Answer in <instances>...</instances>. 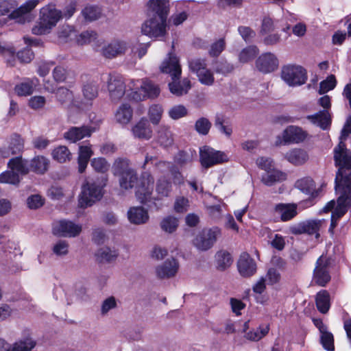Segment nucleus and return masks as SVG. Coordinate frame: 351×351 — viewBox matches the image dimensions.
Wrapping results in <instances>:
<instances>
[{
	"instance_id": "nucleus-29",
	"label": "nucleus",
	"mask_w": 351,
	"mask_h": 351,
	"mask_svg": "<svg viewBox=\"0 0 351 351\" xmlns=\"http://www.w3.org/2000/svg\"><path fill=\"white\" fill-rule=\"evenodd\" d=\"M93 155V152L90 145H80L77 157V171L80 173H83L88 164L90 157Z\"/></svg>"
},
{
	"instance_id": "nucleus-7",
	"label": "nucleus",
	"mask_w": 351,
	"mask_h": 351,
	"mask_svg": "<svg viewBox=\"0 0 351 351\" xmlns=\"http://www.w3.org/2000/svg\"><path fill=\"white\" fill-rule=\"evenodd\" d=\"M221 235V229L218 227L204 228L196 235L193 245L199 250L206 251L214 245Z\"/></svg>"
},
{
	"instance_id": "nucleus-54",
	"label": "nucleus",
	"mask_w": 351,
	"mask_h": 351,
	"mask_svg": "<svg viewBox=\"0 0 351 351\" xmlns=\"http://www.w3.org/2000/svg\"><path fill=\"white\" fill-rule=\"evenodd\" d=\"M258 53V49L256 46H249L243 49L239 53V61L246 63L253 60Z\"/></svg>"
},
{
	"instance_id": "nucleus-30",
	"label": "nucleus",
	"mask_w": 351,
	"mask_h": 351,
	"mask_svg": "<svg viewBox=\"0 0 351 351\" xmlns=\"http://www.w3.org/2000/svg\"><path fill=\"white\" fill-rule=\"evenodd\" d=\"M285 158L294 165H302L308 160V153L299 148H295L287 152Z\"/></svg>"
},
{
	"instance_id": "nucleus-59",
	"label": "nucleus",
	"mask_w": 351,
	"mask_h": 351,
	"mask_svg": "<svg viewBox=\"0 0 351 351\" xmlns=\"http://www.w3.org/2000/svg\"><path fill=\"white\" fill-rule=\"evenodd\" d=\"M0 182L18 184L20 182L19 176L12 169L5 171L0 174Z\"/></svg>"
},
{
	"instance_id": "nucleus-18",
	"label": "nucleus",
	"mask_w": 351,
	"mask_h": 351,
	"mask_svg": "<svg viewBox=\"0 0 351 351\" xmlns=\"http://www.w3.org/2000/svg\"><path fill=\"white\" fill-rule=\"evenodd\" d=\"M160 70L163 73L169 74L171 79L181 77L182 69L179 60L172 53H168V57L163 60L160 66Z\"/></svg>"
},
{
	"instance_id": "nucleus-41",
	"label": "nucleus",
	"mask_w": 351,
	"mask_h": 351,
	"mask_svg": "<svg viewBox=\"0 0 351 351\" xmlns=\"http://www.w3.org/2000/svg\"><path fill=\"white\" fill-rule=\"evenodd\" d=\"M98 85L95 82H88L82 87V94L84 100L91 104V101L98 96Z\"/></svg>"
},
{
	"instance_id": "nucleus-16",
	"label": "nucleus",
	"mask_w": 351,
	"mask_h": 351,
	"mask_svg": "<svg viewBox=\"0 0 351 351\" xmlns=\"http://www.w3.org/2000/svg\"><path fill=\"white\" fill-rule=\"evenodd\" d=\"M148 16L164 17L167 19L169 12V0H149L146 3Z\"/></svg>"
},
{
	"instance_id": "nucleus-53",
	"label": "nucleus",
	"mask_w": 351,
	"mask_h": 351,
	"mask_svg": "<svg viewBox=\"0 0 351 351\" xmlns=\"http://www.w3.org/2000/svg\"><path fill=\"white\" fill-rule=\"evenodd\" d=\"M160 226L164 232L172 233L176 231L178 226V220L174 217L168 216L162 219Z\"/></svg>"
},
{
	"instance_id": "nucleus-1",
	"label": "nucleus",
	"mask_w": 351,
	"mask_h": 351,
	"mask_svg": "<svg viewBox=\"0 0 351 351\" xmlns=\"http://www.w3.org/2000/svg\"><path fill=\"white\" fill-rule=\"evenodd\" d=\"M335 165L338 167L335 178V189L341 193H351V152L340 141L334 148Z\"/></svg>"
},
{
	"instance_id": "nucleus-56",
	"label": "nucleus",
	"mask_w": 351,
	"mask_h": 351,
	"mask_svg": "<svg viewBox=\"0 0 351 351\" xmlns=\"http://www.w3.org/2000/svg\"><path fill=\"white\" fill-rule=\"evenodd\" d=\"M319 342L326 351H334V337L328 330L320 334Z\"/></svg>"
},
{
	"instance_id": "nucleus-37",
	"label": "nucleus",
	"mask_w": 351,
	"mask_h": 351,
	"mask_svg": "<svg viewBox=\"0 0 351 351\" xmlns=\"http://www.w3.org/2000/svg\"><path fill=\"white\" fill-rule=\"evenodd\" d=\"M134 169L130 167V162L127 158H118L112 165L113 174L118 177Z\"/></svg>"
},
{
	"instance_id": "nucleus-2",
	"label": "nucleus",
	"mask_w": 351,
	"mask_h": 351,
	"mask_svg": "<svg viewBox=\"0 0 351 351\" xmlns=\"http://www.w3.org/2000/svg\"><path fill=\"white\" fill-rule=\"evenodd\" d=\"M39 0H28L17 8V3L14 0L0 1V16L9 14L11 19H16L20 23L30 21L28 14L38 4Z\"/></svg>"
},
{
	"instance_id": "nucleus-19",
	"label": "nucleus",
	"mask_w": 351,
	"mask_h": 351,
	"mask_svg": "<svg viewBox=\"0 0 351 351\" xmlns=\"http://www.w3.org/2000/svg\"><path fill=\"white\" fill-rule=\"evenodd\" d=\"M256 66L260 71L268 73L277 69L278 67V60L271 52L264 53L256 60Z\"/></svg>"
},
{
	"instance_id": "nucleus-14",
	"label": "nucleus",
	"mask_w": 351,
	"mask_h": 351,
	"mask_svg": "<svg viewBox=\"0 0 351 351\" xmlns=\"http://www.w3.org/2000/svg\"><path fill=\"white\" fill-rule=\"evenodd\" d=\"M82 229L81 225L71 221L60 220L53 224V233L59 237H75L81 233Z\"/></svg>"
},
{
	"instance_id": "nucleus-9",
	"label": "nucleus",
	"mask_w": 351,
	"mask_h": 351,
	"mask_svg": "<svg viewBox=\"0 0 351 351\" xmlns=\"http://www.w3.org/2000/svg\"><path fill=\"white\" fill-rule=\"evenodd\" d=\"M319 104L321 106L326 110H320L317 113L307 116V119L313 123L317 125L322 129L326 130L330 124V117L327 110L331 106L330 98L328 95H324L319 98Z\"/></svg>"
},
{
	"instance_id": "nucleus-62",
	"label": "nucleus",
	"mask_w": 351,
	"mask_h": 351,
	"mask_svg": "<svg viewBox=\"0 0 351 351\" xmlns=\"http://www.w3.org/2000/svg\"><path fill=\"white\" fill-rule=\"evenodd\" d=\"M337 84L336 78L334 75H330L325 80L321 82L319 84V93L324 94L330 90H332Z\"/></svg>"
},
{
	"instance_id": "nucleus-50",
	"label": "nucleus",
	"mask_w": 351,
	"mask_h": 351,
	"mask_svg": "<svg viewBox=\"0 0 351 351\" xmlns=\"http://www.w3.org/2000/svg\"><path fill=\"white\" fill-rule=\"evenodd\" d=\"M101 14V10L96 6H86L82 11V15L84 20L88 22L97 20L100 18Z\"/></svg>"
},
{
	"instance_id": "nucleus-64",
	"label": "nucleus",
	"mask_w": 351,
	"mask_h": 351,
	"mask_svg": "<svg viewBox=\"0 0 351 351\" xmlns=\"http://www.w3.org/2000/svg\"><path fill=\"white\" fill-rule=\"evenodd\" d=\"M225 47L226 42L224 38H219L210 45L208 54L211 57H217L225 49Z\"/></svg>"
},
{
	"instance_id": "nucleus-11",
	"label": "nucleus",
	"mask_w": 351,
	"mask_h": 351,
	"mask_svg": "<svg viewBox=\"0 0 351 351\" xmlns=\"http://www.w3.org/2000/svg\"><path fill=\"white\" fill-rule=\"evenodd\" d=\"M154 182V179L150 173L145 171L141 174V185L136 189V196L142 204L152 201Z\"/></svg>"
},
{
	"instance_id": "nucleus-57",
	"label": "nucleus",
	"mask_w": 351,
	"mask_h": 351,
	"mask_svg": "<svg viewBox=\"0 0 351 351\" xmlns=\"http://www.w3.org/2000/svg\"><path fill=\"white\" fill-rule=\"evenodd\" d=\"M97 38V33L94 31H85L80 34H76L75 42L80 45L88 44Z\"/></svg>"
},
{
	"instance_id": "nucleus-6",
	"label": "nucleus",
	"mask_w": 351,
	"mask_h": 351,
	"mask_svg": "<svg viewBox=\"0 0 351 351\" xmlns=\"http://www.w3.org/2000/svg\"><path fill=\"white\" fill-rule=\"evenodd\" d=\"M281 77L289 86H301L306 83V70L298 65H286L282 68Z\"/></svg>"
},
{
	"instance_id": "nucleus-39",
	"label": "nucleus",
	"mask_w": 351,
	"mask_h": 351,
	"mask_svg": "<svg viewBox=\"0 0 351 351\" xmlns=\"http://www.w3.org/2000/svg\"><path fill=\"white\" fill-rule=\"evenodd\" d=\"M286 174L278 170L267 171L262 176V182L267 186H272L276 182L286 180Z\"/></svg>"
},
{
	"instance_id": "nucleus-33",
	"label": "nucleus",
	"mask_w": 351,
	"mask_h": 351,
	"mask_svg": "<svg viewBox=\"0 0 351 351\" xmlns=\"http://www.w3.org/2000/svg\"><path fill=\"white\" fill-rule=\"evenodd\" d=\"M133 110L128 104H123L115 113L116 121L121 125L128 124L132 119Z\"/></svg>"
},
{
	"instance_id": "nucleus-46",
	"label": "nucleus",
	"mask_w": 351,
	"mask_h": 351,
	"mask_svg": "<svg viewBox=\"0 0 351 351\" xmlns=\"http://www.w3.org/2000/svg\"><path fill=\"white\" fill-rule=\"evenodd\" d=\"M35 346L36 341L28 336L14 343L8 351H31Z\"/></svg>"
},
{
	"instance_id": "nucleus-22",
	"label": "nucleus",
	"mask_w": 351,
	"mask_h": 351,
	"mask_svg": "<svg viewBox=\"0 0 351 351\" xmlns=\"http://www.w3.org/2000/svg\"><path fill=\"white\" fill-rule=\"evenodd\" d=\"M240 274L243 277H250L256 271V264L254 259L246 252L241 254L237 263Z\"/></svg>"
},
{
	"instance_id": "nucleus-49",
	"label": "nucleus",
	"mask_w": 351,
	"mask_h": 351,
	"mask_svg": "<svg viewBox=\"0 0 351 351\" xmlns=\"http://www.w3.org/2000/svg\"><path fill=\"white\" fill-rule=\"evenodd\" d=\"M156 190L161 197H168L172 190L171 182L165 178H161L157 181Z\"/></svg>"
},
{
	"instance_id": "nucleus-63",
	"label": "nucleus",
	"mask_w": 351,
	"mask_h": 351,
	"mask_svg": "<svg viewBox=\"0 0 351 351\" xmlns=\"http://www.w3.org/2000/svg\"><path fill=\"white\" fill-rule=\"evenodd\" d=\"M188 110L183 105H177L171 108L168 112L169 116L174 120L181 119L187 115Z\"/></svg>"
},
{
	"instance_id": "nucleus-20",
	"label": "nucleus",
	"mask_w": 351,
	"mask_h": 351,
	"mask_svg": "<svg viewBox=\"0 0 351 351\" xmlns=\"http://www.w3.org/2000/svg\"><path fill=\"white\" fill-rule=\"evenodd\" d=\"M134 138L148 141L153 136V130L147 118H141L131 129Z\"/></svg>"
},
{
	"instance_id": "nucleus-51",
	"label": "nucleus",
	"mask_w": 351,
	"mask_h": 351,
	"mask_svg": "<svg viewBox=\"0 0 351 351\" xmlns=\"http://www.w3.org/2000/svg\"><path fill=\"white\" fill-rule=\"evenodd\" d=\"M90 166L97 173H106L110 169V164L102 157L94 158L90 160Z\"/></svg>"
},
{
	"instance_id": "nucleus-21",
	"label": "nucleus",
	"mask_w": 351,
	"mask_h": 351,
	"mask_svg": "<svg viewBox=\"0 0 351 351\" xmlns=\"http://www.w3.org/2000/svg\"><path fill=\"white\" fill-rule=\"evenodd\" d=\"M308 133L302 128L295 125L288 126L283 132L282 138L286 143H300L307 137Z\"/></svg>"
},
{
	"instance_id": "nucleus-15",
	"label": "nucleus",
	"mask_w": 351,
	"mask_h": 351,
	"mask_svg": "<svg viewBox=\"0 0 351 351\" xmlns=\"http://www.w3.org/2000/svg\"><path fill=\"white\" fill-rule=\"evenodd\" d=\"M108 90L112 101H118L125 93L123 79L119 75H110L108 81Z\"/></svg>"
},
{
	"instance_id": "nucleus-26",
	"label": "nucleus",
	"mask_w": 351,
	"mask_h": 351,
	"mask_svg": "<svg viewBox=\"0 0 351 351\" xmlns=\"http://www.w3.org/2000/svg\"><path fill=\"white\" fill-rule=\"evenodd\" d=\"M127 48V43L125 42L113 40L102 49V54L107 58H113L123 54Z\"/></svg>"
},
{
	"instance_id": "nucleus-25",
	"label": "nucleus",
	"mask_w": 351,
	"mask_h": 351,
	"mask_svg": "<svg viewBox=\"0 0 351 351\" xmlns=\"http://www.w3.org/2000/svg\"><path fill=\"white\" fill-rule=\"evenodd\" d=\"M296 204L280 203L276 205L274 210L282 221H287L294 218L297 214Z\"/></svg>"
},
{
	"instance_id": "nucleus-42",
	"label": "nucleus",
	"mask_w": 351,
	"mask_h": 351,
	"mask_svg": "<svg viewBox=\"0 0 351 351\" xmlns=\"http://www.w3.org/2000/svg\"><path fill=\"white\" fill-rule=\"evenodd\" d=\"M269 331V326L268 324L261 325L256 329H253L246 332L245 338L251 341H258L265 337Z\"/></svg>"
},
{
	"instance_id": "nucleus-27",
	"label": "nucleus",
	"mask_w": 351,
	"mask_h": 351,
	"mask_svg": "<svg viewBox=\"0 0 351 351\" xmlns=\"http://www.w3.org/2000/svg\"><path fill=\"white\" fill-rule=\"evenodd\" d=\"M171 80L168 84L170 92L176 96L186 94L191 88V81L188 78L180 80V77H176Z\"/></svg>"
},
{
	"instance_id": "nucleus-5",
	"label": "nucleus",
	"mask_w": 351,
	"mask_h": 351,
	"mask_svg": "<svg viewBox=\"0 0 351 351\" xmlns=\"http://www.w3.org/2000/svg\"><path fill=\"white\" fill-rule=\"evenodd\" d=\"M141 32L150 38L165 37L167 34V18L148 16L141 25Z\"/></svg>"
},
{
	"instance_id": "nucleus-48",
	"label": "nucleus",
	"mask_w": 351,
	"mask_h": 351,
	"mask_svg": "<svg viewBox=\"0 0 351 351\" xmlns=\"http://www.w3.org/2000/svg\"><path fill=\"white\" fill-rule=\"evenodd\" d=\"M71 154L67 147L64 145L58 146L52 152L53 158L60 163L71 160Z\"/></svg>"
},
{
	"instance_id": "nucleus-34",
	"label": "nucleus",
	"mask_w": 351,
	"mask_h": 351,
	"mask_svg": "<svg viewBox=\"0 0 351 351\" xmlns=\"http://www.w3.org/2000/svg\"><path fill=\"white\" fill-rule=\"evenodd\" d=\"M138 175L134 169L119 176V182L121 188L128 190L132 189L137 183Z\"/></svg>"
},
{
	"instance_id": "nucleus-8",
	"label": "nucleus",
	"mask_w": 351,
	"mask_h": 351,
	"mask_svg": "<svg viewBox=\"0 0 351 351\" xmlns=\"http://www.w3.org/2000/svg\"><path fill=\"white\" fill-rule=\"evenodd\" d=\"M199 160L203 167L208 169L228 161L226 154L208 146H204L199 150Z\"/></svg>"
},
{
	"instance_id": "nucleus-45",
	"label": "nucleus",
	"mask_w": 351,
	"mask_h": 351,
	"mask_svg": "<svg viewBox=\"0 0 351 351\" xmlns=\"http://www.w3.org/2000/svg\"><path fill=\"white\" fill-rule=\"evenodd\" d=\"M95 256L97 261L101 263H109L114 261L118 256V252L116 250H111L108 247H104L99 249Z\"/></svg>"
},
{
	"instance_id": "nucleus-61",
	"label": "nucleus",
	"mask_w": 351,
	"mask_h": 351,
	"mask_svg": "<svg viewBox=\"0 0 351 351\" xmlns=\"http://www.w3.org/2000/svg\"><path fill=\"white\" fill-rule=\"evenodd\" d=\"M189 66L193 73L198 75L207 69V64L205 59L193 58L189 61Z\"/></svg>"
},
{
	"instance_id": "nucleus-28",
	"label": "nucleus",
	"mask_w": 351,
	"mask_h": 351,
	"mask_svg": "<svg viewBox=\"0 0 351 351\" xmlns=\"http://www.w3.org/2000/svg\"><path fill=\"white\" fill-rule=\"evenodd\" d=\"M128 218L131 223L141 225L148 221L149 215L147 211L143 207L134 206L128 210Z\"/></svg>"
},
{
	"instance_id": "nucleus-17",
	"label": "nucleus",
	"mask_w": 351,
	"mask_h": 351,
	"mask_svg": "<svg viewBox=\"0 0 351 351\" xmlns=\"http://www.w3.org/2000/svg\"><path fill=\"white\" fill-rule=\"evenodd\" d=\"M178 261L174 258H171L158 265L155 269V272L158 278L168 279L174 277L178 273Z\"/></svg>"
},
{
	"instance_id": "nucleus-3",
	"label": "nucleus",
	"mask_w": 351,
	"mask_h": 351,
	"mask_svg": "<svg viewBox=\"0 0 351 351\" xmlns=\"http://www.w3.org/2000/svg\"><path fill=\"white\" fill-rule=\"evenodd\" d=\"M62 19V11L56 9L53 4H48L40 10L39 18L32 27V33L36 35L48 34Z\"/></svg>"
},
{
	"instance_id": "nucleus-43",
	"label": "nucleus",
	"mask_w": 351,
	"mask_h": 351,
	"mask_svg": "<svg viewBox=\"0 0 351 351\" xmlns=\"http://www.w3.org/2000/svg\"><path fill=\"white\" fill-rule=\"evenodd\" d=\"M58 36L59 41L61 43L75 41L76 31L73 27L68 25H64L59 28Z\"/></svg>"
},
{
	"instance_id": "nucleus-31",
	"label": "nucleus",
	"mask_w": 351,
	"mask_h": 351,
	"mask_svg": "<svg viewBox=\"0 0 351 351\" xmlns=\"http://www.w3.org/2000/svg\"><path fill=\"white\" fill-rule=\"evenodd\" d=\"M37 78L26 79L21 83L16 85L14 90L19 96H27L31 95L34 89L38 86Z\"/></svg>"
},
{
	"instance_id": "nucleus-44",
	"label": "nucleus",
	"mask_w": 351,
	"mask_h": 351,
	"mask_svg": "<svg viewBox=\"0 0 351 351\" xmlns=\"http://www.w3.org/2000/svg\"><path fill=\"white\" fill-rule=\"evenodd\" d=\"M217 269L219 271H224L232 263V259L229 252L221 250L215 255Z\"/></svg>"
},
{
	"instance_id": "nucleus-60",
	"label": "nucleus",
	"mask_w": 351,
	"mask_h": 351,
	"mask_svg": "<svg viewBox=\"0 0 351 351\" xmlns=\"http://www.w3.org/2000/svg\"><path fill=\"white\" fill-rule=\"evenodd\" d=\"M210 121L205 117L198 119L195 123V129L197 132L201 135H206L208 134L211 128Z\"/></svg>"
},
{
	"instance_id": "nucleus-55",
	"label": "nucleus",
	"mask_w": 351,
	"mask_h": 351,
	"mask_svg": "<svg viewBox=\"0 0 351 351\" xmlns=\"http://www.w3.org/2000/svg\"><path fill=\"white\" fill-rule=\"evenodd\" d=\"M214 70L217 73L226 75L234 70V66L227 60L221 59L214 64Z\"/></svg>"
},
{
	"instance_id": "nucleus-32",
	"label": "nucleus",
	"mask_w": 351,
	"mask_h": 351,
	"mask_svg": "<svg viewBox=\"0 0 351 351\" xmlns=\"http://www.w3.org/2000/svg\"><path fill=\"white\" fill-rule=\"evenodd\" d=\"M157 142L160 145L167 147L173 143V137L170 128L161 125L158 128L156 134Z\"/></svg>"
},
{
	"instance_id": "nucleus-47",
	"label": "nucleus",
	"mask_w": 351,
	"mask_h": 351,
	"mask_svg": "<svg viewBox=\"0 0 351 351\" xmlns=\"http://www.w3.org/2000/svg\"><path fill=\"white\" fill-rule=\"evenodd\" d=\"M8 167L16 172L18 175H26L29 172V169L27 167V165L22 160L21 157H15L10 159L8 162Z\"/></svg>"
},
{
	"instance_id": "nucleus-24",
	"label": "nucleus",
	"mask_w": 351,
	"mask_h": 351,
	"mask_svg": "<svg viewBox=\"0 0 351 351\" xmlns=\"http://www.w3.org/2000/svg\"><path fill=\"white\" fill-rule=\"evenodd\" d=\"M24 148V141L21 136L13 134L9 141L8 147H3L0 149V154L3 158H8L10 155H14L21 153Z\"/></svg>"
},
{
	"instance_id": "nucleus-52",
	"label": "nucleus",
	"mask_w": 351,
	"mask_h": 351,
	"mask_svg": "<svg viewBox=\"0 0 351 351\" xmlns=\"http://www.w3.org/2000/svg\"><path fill=\"white\" fill-rule=\"evenodd\" d=\"M163 113L162 107L159 104L152 105L148 110V117L150 122L154 125H158Z\"/></svg>"
},
{
	"instance_id": "nucleus-12",
	"label": "nucleus",
	"mask_w": 351,
	"mask_h": 351,
	"mask_svg": "<svg viewBox=\"0 0 351 351\" xmlns=\"http://www.w3.org/2000/svg\"><path fill=\"white\" fill-rule=\"evenodd\" d=\"M341 193L337 199V204L331 215V223L329 228V232L333 234V230L337 225L338 220L347 212L351 206V193Z\"/></svg>"
},
{
	"instance_id": "nucleus-38",
	"label": "nucleus",
	"mask_w": 351,
	"mask_h": 351,
	"mask_svg": "<svg viewBox=\"0 0 351 351\" xmlns=\"http://www.w3.org/2000/svg\"><path fill=\"white\" fill-rule=\"evenodd\" d=\"M49 165V161L47 158L38 156L32 160L30 167L34 172L43 174L47 171Z\"/></svg>"
},
{
	"instance_id": "nucleus-40",
	"label": "nucleus",
	"mask_w": 351,
	"mask_h": 351,
	"mask_svg": "<svg viewBox=\"0 0 351 351\" xmlns=\"http://www.w3.org/2000/svg\"><path fill=\"white\" fill-rule=\"evenodd\" d=\"M316 306L322 313H326L330 308V295L327 291L322 290L316 295Z\"/></svg>"
},
{
	"instance_id": "nucleus-4",
	"label": "nucleus",
	"mask_w": 351,
	"mask_h": 351,
	"mask_svg": "<svg viewBox=\"0 0 351 351\" xmlns=\"http://www.w3.org/2000/svg\"><path fill=\"white\" fill-rule=\"evenodd\" d=\"M107 179L102 180L103 184L95 182H86L83 184L79 199V205L82 208L92 206L103 196L102 189L106 185Z\"/></svg>"
},
{
	"instance_id": "nucleus-58",
	"label": "nucleus",
	"mask_w": 351,
	"mask_h": 351,
	"mask_svg": "<svg viewBox=\"0 0 351 351\" xmlns=\"http://www.w3.org/2000/svg\"><path fill=\"white\" fill-rule=\"evenodd\" d=\"M57 100L62 104H66L73 100V95L71 91L65 87H60L56 92Z\"/></svg>"
},
{
	"instance_id": "nucleus-13",
	"label": "nucleus",
	"mask_w": 351,
	"mask_h": 351,
	"mask_svg": "<svg viewBox=\"0 0 351 351\" xmlns=\"http://www.w3.org/2000/svg\"><path fill=\"white\" fill-rule=\"evenodd\" d=\"M322 220L313 219L307 220L289 227L290 233L295 235L302 234H315L316 239L319 237V231L322 225Z\"/></svg>"
},
{
	"instance_id": "nucleus-35",
	"label": "nucleus",
	"mask_w": 351,
	"mask_h": 351,
	"mask_svg": "<svg viewBox=\"0 0 351 351\" xmlns=\"http://www.w3.org/2000/svg\"><path fill=\"white\" fill-rule=\"evenodd\" d=\"M141 89L145 93V95H143V97L139 95L136 97L134 96L135 99L142 100L145 97L154 99L157 97L160 94L159 87L151 82L146 81L142 82L141 84Z\"/></svg>"
},
{
	"instance_id": "nucleus-10",
	"label": "nucleus",
	"mask_w": 351,
	"mask_h": 351,
	"mask_svg": "<svg viewBox=\"0 0 351 351\" xmlns=\"http://www.w3.org/2000/svg\"><path fill=\"white\" fill-rule=\"evenodd\" d=\"M330 260L323 256L317 260L313 271V280L317 285L325 287L330 281Z\"/></svg>"
},
{
	"instance_id": "nucleus-36",
	"label": "nucleus",
	"mask_w": 351,
	"mask_h": 351,
	"mask_svg": "<svg viewBox=\"0 0 351 351\" xmlns=\"http://www.w3.org/2000/svg\"><path fill=\"white\" fill-rule=\"evenodd\" d=\"M295 187L307 195H314L315 192V184L310 177H304L298 180L295 183Z\"/></svg>"
},
{
	"instance_id": "nucleus-23",
	"label": "nucleus",
	"mask_w": 351,
	"mask_h": 351,
	"mask_svg": "<svg viewBox=\"0 0 351 351\" xmlns=\"http://www.w3.org/2000/svg\"><path fill=\"white\" fill-rule=\"evenodd\" d=\"M94 132V128L88 125L81 127H71L64 134V138L71 142L75 143L85 137H89Z\"/></svg>"
}]
</instances>
